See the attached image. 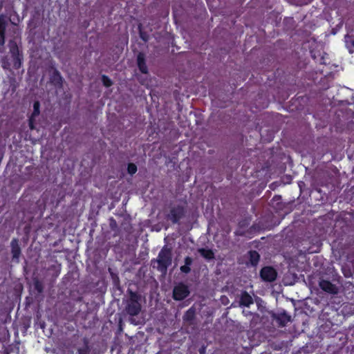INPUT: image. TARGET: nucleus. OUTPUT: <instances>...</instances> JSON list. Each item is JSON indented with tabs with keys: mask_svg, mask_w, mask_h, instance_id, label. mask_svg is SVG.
Here are the masks:
<instances>
[{
	"mask_svg": "<svg viewBox=\"0 0 354 354\" xmlns=\"http://www.w3.org/2000/svg\"><path fill=\"white\" fill-rule=\"evenodd\" d=\"M9 53L10 57L4 55L0 60L1 66L3 70L11 71V65L14 69H19L21 67L24 55L19 50L17 42L14 39H10L8 42Z\"/></svg>",
	"mask_w": 354,
	"mask_h": 354,
	"instance_id": "nucleus-1",
	"label": "nucleus"
},
{
	"mask_svg": "<svg viewBox=\"0 0 354 354\" xmlns=\"http://www.w3.org/2000/svg\"><path fill=\"white\" fill-rule=\"evenodd\" d=\"M250 261L252 266H256L259 260V254L256 251H250L249 252Z\"/></svg>",
	"mask_w": 354,
	"mask_h": 354,
	"instance_id": "nucleus-16",
	"label": "nucleus"
},
{
	"mask_svg": "<svg viewBox=\"0 0 354 354\" xmlns=\"http://www.w3.org/2000/svg\"><path fill=\"white\" fill-rule=\"evenodd\" d=\"M102 84L109 88L113 85V81L106 75H102L101 77Z\"/></svg>",
	"mask_w": 354,
	"mask_h": 354,
	"instance_id": "nucleus-18",
	"label": "nucleus"
},
{
	"mask_svg": "<svg viewBox=\"0 0 354 354\" xmlns=\"http://www.w3.org/2000/svg\"><path fill=\"white\" fill-rule=\"evenodd\" d=\"M353 46H354V41H353Z\"/></svg>",
	"mask_w": 354,
	"mask_h": 354,
	"instance_id": "nucleus-31",
	"label": "nucleus"
},
{
	"mask_svg": "<svg viewBox=\"0 0 354 354\" xmlns=\"http://www.w3.org/2000/svg\"><path fill=\"white\" fill-rule=\"evenodd\" d=\"M172 17L174 24L177 25V8L175 6H172Z\"/></svg>",
	"mask_w": 354,
	"mask_h": 354,
	"instance_id": "nucleus-22",
	"label": "nucleus"
},
{
	"mask_svg": "<svg viewBox=\"0 0 354 354\" xmlns=\"http://www.w3.org/2000/svg\"><path fill=\"white\" fill-rule=\"evenodd\" d=\"M253 304L252 297L247 292H243L241 293L240 304L244 306H250V305Z\"/></svg>",
	"mask_w": 354,
	"mask_h": 354,
	"instance_id": "nucleus-11",
	"label": "nucleus"
},
{
	"mask_svg": "<svg viewBox=\"0 0 354 354\" xmlns=\"http://www.w3.org/2000/svg\"><path fill=\"white\" fill-rule=\"evenodd\" d=\"M10 247L12 261L15 263H19V257L21 254V250L19 243V240L16 238L12 239L10 242Z\"/></svg>",
	"mask_w": 354,
	"mask_h": 354,
	"instance_id": "nucleus-5",
	"label": "nucleus"
},
{
	"mask_svg": "<svg viewBox=\"0 0 354 354\" xmlns=\"http://www.w3.org/2000/svg\"><path fill=\"white\" fill-rule=\"evenodd\" d=\"M140 37L144 41H147L149 39V36L147 34L141 30H140Z\"/></svg>",
	"mask_w": 354,
	"mask_h": 354,
	"instance_id": "nucleus-25",
	"label": "nucleus"
},
{
	"mask_svg": "<svg viewBox=\"0 0 354 354\" xmlns=\"http://www.w3.org/2000/svg\"><path fill=\"white\" fill-rule=\"evenodd\" d=\"M172 298L174 300L177 301V283H176L175 281L173 285Z\"/></svg>",
	"mask_w": 354,
	"mask_h": 354,
	"instance_id": "nucleus-23",
	"label": "nucleus"
},
{
	"mask_svg": "<svg viewBox=\"0 0 354 354\" xmlns=\"http://www.w3.org/2000/svg\"><path fill=\"white\" fill-rule=\"evenodd\" d=\"M189 291L187 286L178 283V301L185 299L188 296Z\"/></svg>",
	"mask_w": 354,
	"mask_h": 354,
	"instance_id": "nucleus-12",
	"label": "nucleus"
},
{
	"mask_svg": "<svg viewBox=\"0 0 354 354\" xmlns=\"http://www.w3.org/2000/svg\"><path fill=\"white\" fill-rule=\"evenodd\" d=\"M34 287H35V289L39 293H41L43 292L44 286H43L42 283L39 280H38V279L35 280V281H34Z\"/></svg>",
	"mask_w": 354,
	"mask_h": 354,
	"instance_id": "nucleus-20",
	"label": "nucleus"
},
{
	"mask_svg": "<svg viewBox=\"0 0 354 354\" xmlns=\"http://www.w3.org/2000/svg\"><path fill=\"white\" fill-rule=\"evenodd\" d=\"M141 297L136 292L129 290V298L127 301L125 310L131 316L138 315L141 310L140 303Z\"/></svg>",
	"mask_w": 354,
	"mask_h": 354,
	"instance_id": "nucleus-3",
	"label": "nucleus"
},
{
	"mask_svg": "<svg viewBox=\"0 0 354 354\" xmlns=\"http://www.w3.org/2000/svg\"><path fill=\"white\" fill-rule=\"evenodd\" d=\"M40 114V102L36 100L33 102V111L28 118V126L30 130L35 129L36 118Z\"/></svg>",
	"mask_w": 354,
	"mask_h": 354,
	"instance_id": "nucleus-4",
	"label": "nucleus"
},
{
	"mask_svg": "<svg viewBox=\"0 0 354 354\" xmlns=\"http://www.w3.org/2000/svg\"><path fill=\"white\" fill-rule=\"evenodd\" d=\"M8 26L7 17L3 15H0V34L6 35V28Z\"/></svg>",
	"mask_w": 354,
	"mask_h": 354,
	"instance_id": "nucleus-13",
	"label": "nucleus"
},
{
	"mask_svg": "<svg viewBox=\"0 0 354 354\" xmlns=\"http://www.w3.org/2000/svg\"><path fill=\"white\" fill-rule=\"evenodd\" d=\"M185 265L180 267V270L184 273H188L190 271V266L192 263V259L190 257H186Z\"/></svg>",
	"mask_w": 354,
	"mask_h": 354,
	"instance_id": "nucleus-17",
	"label": "nucleus"
},
{
	"mask_svg": "<svg viewBox=\"0 0 354 354\" xmlns=\"http://www.w3.org/2000/svg\"><path fill=\"white\" fill-rule=\"evenodd\" d=\"M275 319L280 326H285L291 321V317L285 311L278 313L274 316Z\"/></svg>",
	"mask_w": 354,
	"mask_h": 354,
	"instance_id": "nucleus-10",
	"label": "nucleus"
},
{
	"mask_svg": "<svg viewBox=\"0 0 354 354\" xmlns=\"http://www.w3.org/2000/svg\"><path fill=\"white\" fill-rule=\"evenodd\" d=\"M6 43V35L0 34V52H3L4 44Z\"/></svg>",
	"mask_w": 354,
	"mask_h": 354,
	"instance_id": "nucleus-24",
	"label": "nucleus"
},
{
	"mask_svg": "<svg viewBox=\"0 0 354 354\" xmlns=\"http://www.w3.org/2000/svg\"><path fill=\"white\" fill-rule=\"evenodd\" d=\"M138 171V167L135 163L130 162L127 165V172L131 176L135 174Z\"/></svg>",
	"mask_w": 354,
	"mask_h": 354,
	"instance_id": "nucleus-19",
	"label": "nucleus"
},
{
	"mask_svg": "<svg viewBox=\"0 0 354 354\" xmlns=\"http://www.w3.org/2000/svg\"><path fill=\"white\" fill-rule=\"evenodd\" d=\"M167 220L173 223H177V207H174L170 209V212L167 216Z\"/></svg>",
	"mask_w": 354,
	"mask_h": 354,
	"instance_id": "nucleus-15",
	"label": "nucleus"
},
{
	"mask_svg": "<svg viewBox=\"0 0 354 354\" xmlns=\"http://www.w3.org/2000/svg\"><path fill=\"white\" fill-rule=\"evenodd\" d=\"M173 95L175 99H177V91H174L173 92Z\"/></svg>",
	"mask_w": 354,
	"mask_h": 354,
	"instance_id": "nucleus-27",
	"label": "nucleus"
},
{
	"mask_svg": "<svg viewBox=\"0 0 354 354\" xmlns=\"http://www.w3.org/2000/svg\"><path fill=\"white\" fill-rule=\"evenodd\" d=\"M263 280L266 281H273L276 279L277 272L272 267H265L261 269L260 272Z\"/></svg>",
	"mask_w": 354,
	"mask_h": 354,
	"instance_id": "nucleus-6",
	"label": "nucleus"
},
{
	"mask_svg": "<svg viewBox=\"0 0 354 354\" xmlns=\"http://www.w3.org/2000/svg\"><path fill=\"white\" fill-rule=\"evenodd\" d=\"M319 285L321 289L326 292L337 294L338 292L337 287L329 281L322 279L319 281Z\"/></svg>",
	"mask_w": 354,
	"mask_h": 354,
	"instance_id": "nucleus-8",
	"label": "nucleus"
},
{
	"mask_svg": "<svg viewBox=\"0 0 354 354\" xmlns=\"http://www.w3.org/2000/svg\"><path fill=\"white\" fill-rule=\"evenodd\" d=\"M178 214H180V212H179V211L178 212Z\"/></svg>",
	"mask_w": 354,
	"mask_h": 354,
	"instance_id": "nucleus-30",
	"label": "nucleus"
},
{
	"mask_svg": "<svg viewBox=\"0 0 354 354\" xmlns=\"http://www.w3.org/2000/svg\"><path fill=\"white\" fill-rule=\"evenodd\" d=\"M91 349L88 344H85L84 346L77 349V354H90Z\"/></svg>",
	"mask_w": 354,
	"mask_h": 354,
	"instance_id": "nucleus-21",
	"label": "nucleus"
},
{
	"mask_svg": "<svg viewBox=\"0 0 354 354\" xmlns=\"http://www.w3.org/2000/svg\"><path fill=\"white\" fill-rule=\"evenodd\" d=\"M172 263L171 250L167 247H163L158 253L156 259L151 261V266L153 268L156 269L162 274H165L168 268Z\"/></svg>",
	"mask_w": 354,
	"mask_h": 354,
	"instance_id": "nucleus-2",
	"label": "nucleus"
},
{
	"mask_svg": "<svg viewBox=\"0 0 354 354\" xmlns=\"http://www.w3.org/2000/svg\"><path fill=\"white\" fill-rule=\"evenodd\" d=\"M137 66L142 73L148 74L149 70L146 64L145 55L142 52L137 55Z\"/></svg>",
	"mask_w": 354,
	"mask_h": 354,
	"instance_id": "nucleus-9",
	"label": "nucleus"
},
{
	"mask_svg": "<svg viewBox=\"0 0 354 354\" xmlns=\"http://www.w3.org/2000/svg\"><path fill=\"white\" fill-rule=\"evenodd\" d=\"M194 315V311L189 309L186 314V319H189L191 317H192Z\"/></svg>",
	"mask_w": 354,
	"mask_h": 354,
	"instance_id": "nucleus-26",
	"label": "nucleus"
},
{
	"mask_svg": "<svg viewBox=\"0 0 354 354\" xmlns=\"http://www.w3.org/2000/svg\"><path fill=\"white\" fill-rule=\"evenodd\" d=\"M204 352H205V348H202L200 349V353L201 354L204 353Z\"/></svg>",
	"mask_w": 354,
	"mask_h": 354,
	"instance_id": "nucleus-29",
	"label": "nucleus"
},
{
	"mask_svg": "<svg viewBox=\"0 0 354 354\" xmlns=\"http://www.w3.org/2000/svg\"><path fill=\"white\" fill-rule=\"evenodd\" d=\"M50 82L56 87L62 88L63 86V77L57 68H54L50 75Z\"/></svg>",
	"mask_w": 354,
	"mask_h": 354,
	"instance_id": "nucleus-7",
	"label": "nucleus"
},
{
	"mask_svg": "<svg viewBox=\"0 0 354 354\" xmlns=\"http://www.w3.org/2000/svg\"><path fill=\"white\" fill-rule=\"evenodd\" d=\"M198 252L206 259L210 260L214 258V254L211 250L201 248L198 250Z\"/></svg>",
	"mask_w": 354,
	"mask_h": 354,
	"instance_id": "nucleus-14",
	"label": "nucleus"
},
{
	"mask_svg": "<svg viewBox=\"0 0 354 354\" xmlns=\"http://www.w3.org/2000/svg\"><path fill=\"white\" fill-rule=\"evenodd\" d=\"M243 313L245 315H249V314H251V313H250V312H249V311H245V310H243Z\"/></svg>",
	"mask_w": 354,
	"mask_h": 354,
	"instance_id": "nucleus-28",
	"label": "nucleus"
}]
</instances>
